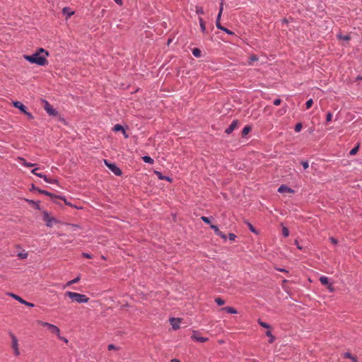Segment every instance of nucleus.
I'll list each match as a JSON object with an SVG mask.
<instances>
[{
	"label": "nucleus",
	"instance_id": "3c124183",
	"mask_svg": "<svg viewBox=\"0 0 362 362\" xmlns=\"http://www.w3.org/2000/svg\"><path fill=\"white\" fill-rule=\"evenodd\" d=\"M302 165L304 169H307L309 166L308 162H307V161L302 162Z\"/></svg>",
	"mask_w": 362,
	"mask_h": 362
},
{
	"label": "nucleus",
	"instance_id": "a211bd4d",
	"mask_svg": "<svg viewBox=\"0 0 362 362\" xmlns=\"http://www.w3.org/2000/svg\"><path fill=\"white\" fill-rule=\"evenodd\" d=\"M38 177H41V178H43L45 180V182H48V183H55L57 182V180H52L50 178H48L46 175H38Z\"/></svg>",
	"mask_w": 362,
	"mask_h": 362
},
{
	"label": "nucleus",
	"instance_id": "9d476101",
	"mask_svg": "<svg viewBox=\"0 0 362 362\" xmlns=\"http://www.w3.org/2000/svg\"><path fill=\"white\" fill-rule=\"evenodd\" d=\"M238 127V121L234 120L232 122V123L229 125V127L226 129L225 132L228 134H230L233 132L235 129H236Z\"/></svg>",
	"mask_w": 362,
	"mask_h": 362
},
{
	"label": "nucleus",
	"instance_id": "e433bc0d",
	"mask_svg": "<svg viewBox=\"0 0 362 362\" xmlns=\"http://www.w3.org/2000/svg\"><path fill=\"white\" fill-rule=\"evenodd\" d=\"M302 127H303V126H302V124H301V123H298V124H296V127H295V131H296V132H300V131H301V129H302Z\"/></svg>",
	"mask_w": 362,
	"mask_h": 362
},
{
	"label": "nucleus",
	"instance_id": "7ed1b4c3",
	"mask_svg": "<svg viewBox=\"0 0 362 362\" xmlns=\"http://www.w3.org/2000/svg\"><path fill=\"white\" fill-rule=\"evenodd\" d=\"M37 323L41 326L45 327L47 328V329L53 334L57 335V337H59L60 334V329L58 327H57L54 325L43 322L42 320H37Z\"/></svg>",
	"mask_w": 362,
	"mask_h": 362
},
{
	"label": "nucleus",
	"instance_id": "ddd939ff",
	"mask_svg": "<svg viewBox=\"0 0 362 362\" xmlns=\"http://www.w3.org/2000/svg\"><path fill=\"white\" fill-rule=\"evenodd\" d=\"M13 106L16 108H18L22 112H25L26 107L25 106L19 101L13 102Z\"/></svg>",
	"mask_w": 362,
	"mask_h": 362
},
{
	"label": "nucleus",
	"instance_id": "a878e982",
	"mask_svg": "<svg viewBox=\"0 0 362 362\" xmlns=\"http://www.w3.org/2000/svg\"><path fill=\"white\" fill-rule=\"evenodd\" d=\"M192 54L196 57H199L201 56V51L198 48H194L192 50Z\"/></svg>",
	"mask_w": 362,
	"mask_h": 362
},
{
	"label": "nucleus",
	"instance_id": "dca6fc26",
	"mask_svg": "<svg viewBox=\"0 0 362 362\" xmlns=\"http://www.w3.org/2000/svg\"><path fill=\"white\" fill-rule=\"evenodd\" d=\"M199 22L200 28H201L202 32L203 33H206L205 23L202 17L199 18Z\"/></svg>",
	"mask_w": 362,
	"mask_h": 362
},
{
	"label": "nucleus",
	"instance_id": "20e7f679",
	"mask_svg": "<svg viewBox=\"0 0 362 362\" xmlns=\"http://www.w3.org/2000/svg\"><path fill=\"white\" fill-rule=\"evenodd\" d=\"M10 337L12 340L11 347L13 350L15 356H18L20 355L18 339L13 333H10Z\"/></svg>",
	"mask_w": 362,
	"mask_h": 362
},
{
	"label": "nucleus",
	"instance_id": "f3484780",
	"mask_svg": "<svg viewBox=\"0 0 362 362\" xmlns=\"http://www.w3.org/2000/svg\"><path fill=\"white\" fill-rule=\"evenodd\" d=\"M222 310H225L228 313H230V314H236L238 313L237 310L234 308H232V307H225V308H223Z\"/></svg>",
	"mask_w": 362,
	"mask_h": 362
},
{
	"label": "nucleus",
	"instance_id": "8fccbe9b",
	"mask_svg": "<svg viewBox=\"0 0 362 362\" xmlns=\"http://www.w3.org/2000/svg\"><path fill=\"white\" fill-rule=\"evenodd\" d=\"M281 103V99H279V98L274 100V105H279Z\"/></svg>",
	"mask_w": 362,
	"mask_h": 362
},
{
	"label": "nucleus",
	"instance_id": "603ef678",
	"mask_svg": "<svg viewBox=\"0 0 362 362\" xmlns=\"http://www.w3.org/2000/svg\"><path fill=\"white\" fill-rule=\"evenodd\" d=\"M295 245L297 246L298 249H299L300 250H302L303 249V247L299 245L298 240H295Z\"/></svg>",
	"mask_w": 362,
	"mask_h": 362
},
{
	"label": "nucleus",
	"instance_id": "69168bd1",
	"mask_svg": "<svg viewBox=\"0 0 362 362\" xmlns=\"http://www.w3.org/2000/svg\"><path fill=\"white\" fill-rule=\"evenodd\" d=\"M253 362H257V361H253Z\"/></svg>",
	"mask_w": 362,
	"mask_h": 362
},
{
	"label": "nucleus",
	"instance_id": "6ab92c4d",
	"mask_svg": "<svg viewBox=\"0 0 362 362\" xmlns=\"http://www.w3.org/2000/svg\"><path fill=\"white\" fill-rule=\"evenodd\" d=\"M80 279H81L80 276H78L76 278L74 279L73 280L68 281L66 284V285L64 286V287L69 286L74 284L78 283L80 281Z\"/></svg>",
	"mask_w": 362,
	"mask_h": 362
},
{
	"label": "nucleus",
	"instance_id": "4be33fe9",
	"mask_svg": "<svg viewBox=\"0 0 362 362\" xmlns=\"http://www.w3.org/2000/svg\"><path fill=\"white\" fill-rule=\"evenodd\" d=\"M320 281L322 285H328L329 283V279L327 276H322L320 278Z\"/></svg>",
	"mask_w": 362,
	"mask_h": 362
},
{
	"label": "nucleus",
	"instance_id": "bb28decb",
	"mask_svg": "<svg viewBox=\"0 0 362 362\" xmlns=\"http://www.w3.org/2000/svg\"><path fill=\"white\" fill-rule=\"evenodd\" d=\"M221 13H218V16H217V18H216V25L218 28H221L222 25L221 24Z\"/></svg>",
	"mask_w": 362,
	"mask_h": 362
},
{
	"label": "nucleus",
	"instance_id": "4468645a",
	"mask_svg": "<svg viewBox=\"0 0 362 362\" xmlns=\"http://www.w3.org/2000/svg\"><path fill=\"white\" fill-rule=\"evenodd\" d=\"M18 160L20 162L21 164H22L23 165L25 166V167H28V168H30V167H33L35 165V163H28L27 162L24 158H18Z\"/></svg>",
	"mask_w": 362,
	"mask_h": 362
},
{
	"label": "nucleus",
	"instance_id": "7c9ffc66",
	"mask_svg": "<svg viewBox=\"0 0 362 362\" xmlns=\"http://www.w3.org/2000/svg\"><path fill=\"white\" fill-rule=\"evenodd\" d=\"M282 234L284 237H288L289 235V230L286 227H283Z\"/></svg>",
	"mask_w": 362,
	"mask_h": 362
},
{
	"label": "nucleus",
	"instance_id": "f03ea898",
	"mask_svg": "<svg viewBox=\"0 0 362 362\" xmlns=\"http://www.w3.org/2000/svg\"><path fill=\"white\" fill-rule=\"evenodd\" d=\"M64 295L65 296L70 298L73 301L78 303H88L89 300V298H88L86 295L78 293L66 291Z\"/></svg>",
	"mask_w": 362,
	"mask_h": 362
},
{
	"label": "nucleus",
	"instance_id": "0eeeda50",
	"mask_svg": "<svg viewBox=\"0 0 362 362\" xmlns=\"http://www.w3.org/2000/svg\"><path fill=\"white\" fill-rule=\"evenodd\" d=\"M191 337L194 341L202 342V343H204V342H206L208 341V338L201 337L199 335V332H197V331H194Z\"/></svg>",
	"mask_w": 362,
	"mask_h": 362
},
{
	"label": "nucleus",
	"instance_id": "c9c22d12",
	"mask_svg": "<svg viewBox=\"0 0 362 362\" xmlns=\"http://www.w3.org/2000/svg\"><path fill=\"white\" fill-rule=\"evenodd\" d=\"M313 104V99H310V100H308L306 102V103H305L306 108H307V109L310 108V107H312Z\"/></svg>",
	"mask_w": 362,
	"mask_h": 362
},
{
	"label": "nucleus",
	"instance_id": "bf43d9fd",
	"mask_svg": "<svg viewBox=\"0 0 362 362\" xmlns=\"http://www.w3.org/2000/svg\"><path fill=\"white\" fill-rule=\"evenodd\" d=\"M248 225H249V228L251 230V231L255 233V230L254 227L250 223H249Z\"/></svg>",
	"mask_w": 362,
	"mask_h": 362
},
{
	"label": "nucleus",
	"instance_id": "39448f33",
	"mask_svg": "<svg viewBox=\"0 0 362 362\" xmlns=\"http://www.w3.org/2000/svg\"><path fill=\"white\" fill-rule=\"evenodd\" d=\"M106 166L115 175L119 176L122 175V170L115 164L107 162L106 160H104Z\"/></svg>",
	"mask_w": 362,
	"mask_h": 362
},
{
	"label": "nucleus",
	"instance_id": "cd10ccee",
	"mask_svg": "<svg viewBox=\"0 0 362 362\" xmlns=\"http://www.w3.org/2000/svg\"><path fill=\"white\" fill-rule=\"evenodd\" d=\"M257 59H258V58L256 55L250 56L249 58V62H248L249 65H252V62L255 61H257Z\"/></svg>",
	"mask_w": 362,
	"mask_h": 362
},
{
	"label": "nucleus",
	"instance_id": "4d7b16f0",
	"mask_svg": "<svg viewBox=\"0 0 362 362\" xmlns=\"http://www.w3.org/2000/svg\"><path fill=\"white\" fill-rule=\"evenodd\" d=\"M83 256L84 257L89 258V259L92 258V256L88 253H83Z\"/></svg>",
	"mask_w": 362,
	"mask_h": 362
},
{
	"label": "nucleus",
	"instance_id": "423d86ee",
	"mask_svg": "<svg viewBox=\"0 0 362 362\" xmlns=\"http://www.w3.org/2000/svg\"><path fill=\"white\" fill-rule=\"evenodd\" d=\"M43 103L44 109L49 115L57 116L58 115V112L47 101L44 100Z\"/></svg>",
	"mask_w": 362,
	"mask_h": 362
},
{
	"label": "nucleus",
	"instance_id": "72a5a7b5",
	"mask_svg": "<svg viewBox=\"0 0 362 362\" xmlns=\"http://www.w3.org/2000/svg\"><path fill=\"white\" fill-rule=\"evenodd\" d=\"M258 323H259V324L262 327H264V328H267V329H269V328H270L269 325H268L267 323L264 322H262V321H261V320H259V321H258Z\"/></svg>",
	"mask_w": 362,
	"mask_h": 362
},
{
	"label": "nucleus",
	"instance_id": "09e8293b",
	"mask_svg": "<svg viewBox=\"0 0 362 362\" xmlns=\"http://www.w3.org/2000/svg\"><path fill=\"white\" fill-rule=\"evenodd\" d=\"M352 355L349 353V352H346L344 354V358H352Z\"/></svg>",
	"mask_w": 362,
	"mask_h": 362
},
{
	"label": "nucleus",
	"instance_id": "6e6d98bb",
	"mask_svg": "<svg viewBox=\"0 0 362 362\" xmlns=\"http://www.w3.org/2000/svg\"><path fill=\"white\" fill-rule=\"evenodd\" d=\"M24 114L26 115L30 119H33V117L31 115V113L27 112L26 110H25V112H24Z\"/></svg>",
	"mask_w": 362,
	"mask_h": 362
},
{
	"label": "nucleus",
	"instance_id": "6e6552de",
	"mask_svg": "<svg viewBox=\"0 0 362 362\" xmlns=\"http://www.w3.org/2000/svg\"><path fill=\"white\" fill-rule=\"evenodd\" d=\"M170 323L174 330H177L180 328L181 320L180 318L172 317L170 319Z\"/></svg>",
	"mask_w": 362,
	"mask_h": 362
},
{
	"label": "nucleus",
	"instance_id": "aec40b11",
	"mask_svg": "<svg viewBox=\"0 0 362 362\" xmlns=\"http://www.w3.org/2000/svg\"><path fill=\"white\" fill-rule=\"evenodd\" d=\"M62 12L64 15H67L66 18L71 17L74 13V11H70V9L67 7L64 8Z\"/></svg>",
	"mask_w": 362,
	"mask_h": 362
},
{
	"label": "nucleus",
	"instance_id": "b1692460",
	"mask_svg": "<svg viewBox=\"0 0 362 362\" xmlns=\"http://www.w3.org/2000/svg\"><path fill=\"white\" fill-rule=\"evenodd\" d=\"M266 335L269 337V343H273L275 340V337L274 335H272V332L270 330H267L266 332Z\"/></svg>",
	"mask_w": 362,
	"mask_h": 362
},
{
	"label": "nucleus",
	"instance_id": "9b49d317",
	"mask_svg": "<svg viewBox=\"0 0 362 362\" xmlns=\"http://www.w3.org/2000/svg\"><path fill=\"white\" fill-rule=\"evenodd\" d=\"M278 192L280 193H293V190L285 185H281L279 187Z\"/></svg>",
	"mask_w": 362,
	"mask_h": 362
},
{
	"label": "nucleus",
	"instance_id": "412c9836",
	"mask_svg": "<svg viewBox=\"0 0 362 362\" xmlns=\"http://www.w3.org/2000/svg\"><path fill=\"white\" fill-rule=\"evenodd\" d=\"M142 160L147 163L153 164L154 163V160L153 158H151L148 156H144L142 157Z\"/></svg>",
	"mask_w": 362,
	"mask_h": 362
},
{
	"label": "nucleus",
	"instance_id": "2f4dec72",
	"mask_svg": "<svg viewBox=\"0 0 362 362\" xmlns=\"http://www.w3.org/2000/svg\"><path fill=\"white\" fill-rule=\"evenodd\" d=\"M218 29L226 32V33H228V35H234V33L229 30L228 29H227L226 28L223 27V26H221V28H219Z\"/></svg>",
	"mask_w": 362,
	"mask_h": 362
},
{
	"label": "nucleus",
	"instance_id": "13d9d810",
	"mask_svg": "<svg viewBox=\"0 0 362 362\" xmlns=\"http://www.w3.org/2000/svg\"><path fill=\"white\" fill-rule=\"evenodd\" d=\"M59 337V339H60L63 340L64 342H66V343H67V342H68L67 339H66L65 337H61L60 335H59V337Z\"/></svg>",
	"mask_w": 362,
	"mask_h": 362
},
{
	"label": "nucleus",
	"instance_id": "49530a36",
	"mask_svg": "<svg viewBox=\"0 0 362 362\" xmlns=\"http://www.w3.org/2000/svg\"><path fill=\"white\" fill-rule=\"evenodd\" d=\"M339 38L348 41L350 40V37L349 35H339Z\"/></svg>",
	"mask_w": 362,
	"mask_h": 362
},
{
	"label": "nucleus",
	"instance_id": "338daca9",
	"mask_svg": "<svg viewBox=\"0 0 362 362\" xmlns=\"http://www.w3.org/2000/svg\"><path fill=\"white\" fill-rule=\"evenodd\" d=\"M361 79H362V77H361Z\"/></svg>",
	"mask_w": 362,
	"mask_h": 362
},
{
	"label": "nucleus",
	"instance_id": "0e129e2a",
	"mask_svg": "<svg viewBox=\"0 0 362 362\" xmlns=\"http://www.w3.org/2000/svg\"><path fill=\"white\" fill-rule=\"evenodd\" d=\"M279 271L282 272H287V271H286L284 269H279Z\"/></svg>",
	"mask_w": 362,
	"mask_h": 362
},
{
	"label": "nucleus",
	"instance_id": "473e14b6",
	"mask_svg": "<svg viewBox=\"0 0 362 362\" xmlns=\"http://www.w3.org/2000/svg\"><path fill=\"white\" fill-rule=\"evenodd\" d=\"M36 190L38 191V192H40V194H45V195H47V196H49V197H52V194L47 192V191H45V190H42V189H36Z\"/></svg>",
	"mask_w": 362,
	"mask_h": 362
},
{
	"label": "nucleus",
	"instance_id": "c756f323",
	"mask_svg": "<svg viewBox=\"0 0 362 362\" xmlns=\"http://www.w3.org/2000/svg\"><path fill=\"white\" fill-rule=\"evenodd\" d=\"M358 149H359V146L358 145L357 146L354 147V148H352L350 151L349 154L351 156H354V155L356 154L357 152L358 151Z\"/></svg>",
	"mask_w": 362,
	"mask_h": 362
},
{
	"label": "nucleus",
	"instance_id": "f257e3e1",
	"mask_svg": "<svg viewBox=\"0 0 362 362\" xmlns=\"http://www.w3.org/2000/svg\"><path fill=\"white\" fill-rule=\"evenodd\" d=\"M48 55V52L45 51L43 48H40L38 52L32 55H25L24 58L31 64L44 66L47 64V57Z\"/></svg>",
	"mask_w": 362,
	"mask_h": 362
},
{
	"label": "nucleus",
	"instance_id": "de8ad7c7",
	"mask_svg": "<svg viewBox=\"0 0 362 362\" xmlns=\"http://www.w3.org/2000/svg\"><path fill=\"white\" fill-rule=\"evenodd\" d=\"M327 289L330 291V292H333L334 291V288L332 286V284H329L328 285H327Z\"/></svg>",
	"mask_w": 362,
	"mask_h": 362
},
{
	"label": "nucleus",
	"instance_id": "c03bdc74",
	"mask_svg": "<svg viewBox=\"0 0 362 362\" xmlns=\"http://www.w3.org/2000/svg\"><path fill=\"white\" fill-rule=\"evenodd\" d=\"M211 228H212V229L214 230V232H215L216 235V234L218 233V231L220 230H219V228H218L216 226H215V225H211Z\"/></svg>",
	"mask_w": 362,
	"mask_h": 362
},
{
	"label": "nucleus",
	"instance_id": "79ce46f5",
	"mask_svg": "<svg viewBox=\"0 0 362 362\" xmlns=\"http://www.w3.org/2000/svg\"><path fill=\"white\" fill-rule=\"evenodd\" d=\"M18 256L21 259H25V258H27V257H28V254H27V253H25V252H23H23H21V253H19V254L18 255Z\"/></svg>",
	"mask_w": 362,
	"mask_h": 362
},
{
	"label": "nucleus",
	"instance_id": "4c0bfd02",
	"mask_svg": "<svg viewBox=\"0 0 362 362\" xmlns=\"http://www.w3.org/2000/svg\"><path fill=\"white\" fill-rule=\"evenodd\" d=\"M107 349H108L109 351H111V350H119V347L115 346L114 344H109L108 346H107Z\"/></svg>",
	"mask_w": 362,
	"mask_h": 362
},
{
	"label": "nucleus",
	"instance_id": "a18cd8bd",
	"mask_svg": "<svg viewBox=\"0 0 362 362\" xmlns=\"http://www.w3.org/2000/svg\"><path fill=\"white\" fill-rule=\"evenodd\" d=\"M39 169V168H35L34 169L32 170V173H33L34 175H35L36 176L38 177V175H42V173H38L37 170Z\"/></svg>",
	"mask_w": 362,
	"mask_h": 362
},
{
	"label": "nucleus",
	"instance_id": "2eb2a0df",
	"mask_svg": "<svg viewBox=\"0 0 362 362\" xmlns=\"http://www.w3.org/2000/svg\"><path fill=\"white\" fill-rule=\"evenodd\" d=\"M43 220L47 223V226H52L53 219L51 218L47 213L44 214Z\"/></svg>",
	"mask_w": 362,
	"mask_h": 362
},
{
	"label": "nucleus",
	"instance_id": "864d4df0",
	"mask_svg": "<svg viewBox=\"0 0 362 362\" xmlns=\"http://www.w3.org/2000/svg\"><path fill=\"white\" fill-rule=\"evenodd\" d=\"M235 238H236V236H235V234H233V233H229V239H230V240H233H233H235Z\"/></svg>",
	"mask_w": 362,
	"mask_h": 362
},
{
	"label": "nucleus",
	"instance_id": "37998d69",
	"mask_svg": "<svg viewBox=\"0 0 362 362\" xmlns=\"http://www.w3.org/2000/svg\"><path fill=\"white\" fill-rule=\"evenodd\" d=\"M223 11V0H221V2L220 4L218 13H221V15H222Z\"/></svg>",
	"mask_w": 362,
	"mask_h": 362
},
{
	"label": "nucleus",
	"instance_id": "58836bf2",
	"mask_svg": "<svg viewBox=\"0 0 362 362\" xmlns=\"http://www.w3.org/2000/svg\"><path fill=\"white\" fill-rule=\"evenodd\" d=\"M332 114L330 112H329L326 116V122H329L332 120Z\"/></svg>",
	"mask_w": 362,
	"mask_h": 362
},
{
	"label": "nucleus",
	"instance_id": "393cba45",
	"mask_svg": "<svg viewBox=\"0 0 362 362\" xmlns=\"http://www.w3.org/2000/svg\"><path fill=\"white\" fill-rule=\"evenodd\" d=\"M251 128L249 126H245L242 130V136H246L250 131Z\"/></svg>",
	"mask_w": 362,
	"mask_h": 362
},
{
	"label": "nucleus",
	"instance_id": "5fc2aeb1",
	"mask_svg": "<svg viewBox=\"0 0 362 362\" xmlns=\"http://www.w3.org/2000/svg\"><path fill=\"white\" fill-rule=\"evenodd\" d=\"M329 239H330V241H331V243L332 244H334V245H337V244L338 241H337V239H335V238H334L332 237H331Z\"/></svg>",
	"mask_w": 362,
	"mask_h": 362
},
{
	"label": "nucleus",
	"instance_id": "f704fd0d",
	"mask_svg": "<svg viewBox=\"0 0 362 362\" xmlns=\"http://www.w3.org/2000/svg\"><path fill=\"white\" fill-rule=\"evenodd\" d=\"M215 301H216V303L218 305H223V304L225 303V301H224L223 299H221V298H216L215 299Z\"/></svg>",
	"mask_w": 362,
	"mask_h": 362
},
{
	"label": "nucleus",
	"instance_id": "052dcab7",
	"mask_svg": "<svg viewBox=\"0 0 362 362\" xmlns=\"http://www.w3.org/2000/svg\"><path fill=\"white\" fill-rule=\"evenodd\" d=\"M118 5L122 4V0H114Z\"/></svg>",
	"mask_w": 362,
	"mask_h": 362
},
{
	"label": "nucleus",
	"instance_id": "ea45409f",
	"mask_svg": "<svg viewBox=\"0 0 362 362\" xmlns=\"http://www.w3.org/2000/svg\"><path fill=\"white\" fill-rule=\"evenodd\" d=\"M201 219L206 223L210 224L211 221L209 217L206 216H202Z\"/></svg>",
	"mask_w": 362,
	"mask_h": 362
},
{
	"label": "nucleus",
	"instance_id": "680f3d73",
	"mask_svg": "<svg viewBox=\"0 0 362 362\" xmlns=\"http://www.w3.org/2000/svg\"><path fill=\"white\" fill-rule=\"evenodd\" d=\"M351 359L352 360V362H358V360L355 356H352Z\"/></svg>",
	"mask_w": 362,
	"mask_h": 362
},
{
	"label": "nucleus",
	"instance_id": "1a4fd4ad",
	"mask_svg": "<svg viewBox=\"0 0 362 362\" xmlns=\"http://www.w3.org/2000/svg\"><path fill=\"white\" fill-rule=\"evenodd\" d=\"M14 299H16V300H18V302H20L22 304H24L27 306H29V307H33L34 306V304L33 303H29L25 300H23L21 297H20L19 296H17L16 294H13V293H11L10 294Z\"/></svg>",
	"mask_w": 362,
	"mask_h": 362
},
{
	"label": "nucleus",
	"instance_id": "5701e85b",
	"mask_svg": "<svg viewBox=\"0 0 362 362\" xmlns=\"http://www.w3.org/2000/svg\"><path fill=\"white\" fill-rule=\"evenodd\" d=\"M155 173L157 175L158 177L161 180H168V181H170L171 180L170 179V177H165L164 175H162L161 173L158 172V171H155Z\"/></svg>",
	"mask_w": 362,
	"mask_h": 362
},
{
	"label": "nucleus",
	"instance_id": "f8f14e48",
	"mask_svg": "<svg viewBox=\"0 0 362 362\" xmlns=\"http://www.w3.org/2000/svg\"><path fill=\"white\" fill-rule=\"evenodd\" d=\"M113 130L115 132L122 131L125 138L129 137V136L126 134V132H125L124 127L121 124H115L113 127Z\"/></svg>",
	"mask_w": 362,
	"mask_h": 362
},
{
	"label": "nucleus",
	"instance_id": "e2e57ef3",
	"mask_svg": "<svg viewBox=\"0 0 362 362\" xmlns=\"http://www.w3.org/2000/svg\"><path fill=\"white\" fill-rule=\"evenodd\" d=\"M171 362H180V361L178 359L174 358V359L171 360Z\"/></svg>",
	"mask_w": 362,
	"mask_h": 362
},
{
	"label": "nucleus",
	"instance_id": "c85d7f7f",
	"mask_svg": "<svg viewBox=\"0 0 362 362\" xmlns=\"http://www.w3.org/2000/svg\"><path fill=\"white\" fill-rule=\"evenodd\" d=\"M195 11L197 14H204V9L202 6H196Z\"/></svg>",
	"mask_w": 362,
	"mask_h": 362
},
{
	"label": "nucleus",
	"instance_id": "a19ab883",
	"mask_svg": "<svg viewBox=\"0 0 362 362\" xmlns=\"http://www.w3.org/2000/svg\"><path fill=\"white\" fill-rule=\"evenodd\" d=\"M216 235L223 238L224 240H226L227 238L226 235L221 230H219Z\"/></svg>",
	"mask_w": 362,
	"mask_h": 362
}]
</instances>
